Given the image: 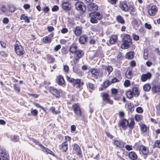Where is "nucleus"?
Instances as JSON below:
<instances>
[{"label":"nucleus","mask_w":160,"mask_h":160,"mask_svg":"<svg viewBox=\"0 0 160 160\" xmlns=\"http://www.w3.org/2000/svg\"><path fill=\"white\" fill-rule=\"evenodd\" d=\"M135 120L137 121H139L141 119L140 116L138 115H136L134 117Z\"/></svg>","instance_id":"obj_53"},{"label":"nucleus","mask_w":160,"mask_h":160,"mask_svg":"<svg viewBox=\"0 0 160 160\" xmlns=\"http://www.w3.org/2000/svg\"><path fill=\"white\" fill-rule=\"evenodd\" d=\"M43 41L46 43H50L52 41V39L48 37H46L43 39Z\"/></svg>","instance_id":"obj_36"},{"label":"nucleus","mask_w":160,"mask_h":160,"mask_svg":"<svg viewBox=\"0 0 160 160\" xmlns=\"http://www.w3.org/2000/svg\"><path fill=\"white\" fill-rule=\"evenodd\" d=\"M126 94L128 98L131 99L133 97V96L134 93L132 90L127 91L126 92Z\"/></svg>","instance_id":"obj_34"},{"label":"nucleus","mask_w":160,"mask_h":160,"mask_svg":"<svg viewBox=\"0 0 160 160\" xmlns=\"http://www.w3.org/2000/svg\"><path fill=\"white\" fill-rule=\"evenodd\" d=\"M133 148L137 151H139L141 153L142 156L146 159L149 153L148 148L144 145H140L138 143H135L133 146Z\"/></svg>","instance_id":"obj_1"},{"label":"nucleus","mask_w":160,"mask_h":160,"mask_svg":"<svg viewBox=\"0 0 160 160\" xmlns=\"http://www.w3.org/2000/svg\"><path fill=\"white\" fill-rule=\"evenodd\" d=\"M121 8L125 12H127L129 10L127 4L125 3L120 5Z\"/></svg>","instance_id":"obj_30"},{"label":"nucleus","mask_w":160,"mask_h":160,"mask_svg":"<svg viewBox=\"0 0 160 160\" xmlns=\"http://www.w3.org/2000/svg\"><path fill=\"white\" fill-rule=\"evenodd\" d=\"M20 19L21 20H24L25 22L27 23H29L30 22L29 18L24 14L21 16Z\"/></svg>","instance_id":"obj_33"},{"label":"nucleus","mask_w":160,"mask_h":160,"mask_svg":"<svg viewBox=\"0 0 160 160\" xmlns=\"http://www.w3.org/2000/svg\"><path fill=\"white\" fill-rule=\"evenodd\" d=\"M72 108L74 113L77 116L80 117L82 115V111L79 107L77 104H74L72 106Z\"/></svg>","instance_id":"obj_8"},{"label":"nucleus","mask_w":160,"mask_h":160,"mask_svg":"<svg viewBox=\"0 0 160 160\" xmlns=\"http://www.w3.org/2000/svg\"><path fill=\"white\" fill-rule=\"evenodd\" d=\"M132 24L136 30H137L139 26L138 21L136 19H133L132 21Z\"/></svg>","instance_id":"obj_26"},{"label":"nucleus","mask_w":160,"mask_h":160,"mask_svg":"<svg viewBox=\"0 0 160 160\" xmlns=\"http://www.w3.org/2000/svg\"><path fill=\"white\" fill-rule=\"evenodd\" d=\"M75 53L76 54L75 60H76L77 62L79 61V59L81 58L84 55L83 51L81 50H77Z\"/></svg>","instance_id":"obj_13"},{"label":"nucleus","mask_w":160,"mask_h":160,"mask_svg":"<svg viewBox=\"0 0 160 160\" xmlns=\"http://www.w3.org/2000/svg\"><path fill=\"white\" fill-rule=\"evenodd\" d=\"M134 56V52L131 51L127 53L126 55V58L128 59H132Z\"/></svg>","instance_id":"obj_27"},{"label":"nucleus","mask_w":160,"mask_h":160,"mask_svg":"<svg viewBox=\"0 0 160 160\" xmlns=\"http://www.w3.org/2000/svg\"><path fill=\"white\" fill-rule=\"evenodd\" d=\"M127 72H128V73L127 74V72L125 74V75L127 78H128L130 79L131 78L132 76V71L130 70H127Z\"/></svg>","instance_id":"obj_38"},{"label":"nucleus","mask_w":160,"mask_h":160,"mask_svg":"<svg viewBox=\"0 0 160 160\" xmlns=\"http://www.w3.org/2000/svg\"><path fill=\"white\" fill-rule=\"evenodd\" d=\"M63 69L65 72H68L69 69V67L67 65H64V66Z\"/></svg>","instance_id":"obj_64"},{"label":"nucleus","mask_w":160,"mask_h":160,"mask_svg":"<svg viewBox=\"0 0 160 160\" xmlns=\"http://www.w3.org/2000/svg\"><path fill=\"white\" fill-rule=\"evenodd\" d=\"M91 72L92 76L96 79L102 77L103 74V72L99 69H92Z\"/></svg>","instance_id":"obj_5"},{"label":"nucleus","mask_w":160,"mask_h":160,"mask_svg":"<svg viewBox=\"0 0 160 160\" xmlns=\"http://www.w3.org/2000/svg\"><path fill=\"white\" fill-rule=\"evenodd\" d=\"M83 84V82H81L80 79H77L75 80L72 85L77 88H79V90L81 91L82 89V86Z\"/></svg>","instance_id":"obj_7"},{"label":"nucleus","mask_w":160,"mask_h":160,"mask_svg":"<svg viewBox=\"0 0 160 160\" xmlns=\"http://www.w3.org/2000/svg\"><path fill=\"white\" fill-rule=\"evenodd\" d=\"M31 113L32 115L34 116H36L38 114V111L36 109L32 110Z\"/></svg>","instance_id":"obj_47"},{"label":"nucleus","mask_w":160,"mask_h":160,"mask_svg":"<svg viewBox=\"0 0 160 160\" xmlns=\"http://www.w3.org/2000/svg\"><path fill=\"white\" fill-rule=\"evenodd\" d=\"M82 32V28L80 27H76L74 30V33L77 36H79Z\"/></svg>","instance_id":"obj_24"},{"label":"nucleus","mask_w":160,"mask_h":160,"mask_svg":"<svg viewBox=\"0 0 160 160\" xmlns=\"http://www.w3.org/2000/svg\"><path fill=\"white\" fill-rule=\"evenodd\" d=\"M148 52H146L145 51L143 54V58L145 59H147L148 58Z\"/></svg>","instance_id":"obj_63"},{"label":"nucleus","mask_w":160,"mask_h":160,"mask_svg":"<svg viewBox=\"0 0 160 160\" xmlns=\"http://www.w3.org/2000/svg\"><path fill=\"white\" fill-rule=\"evenodd\" d=\"M19 138L18 136L14 135L12 138V141L14 142H18L19 141Z\"/></svg>","instance_id":"obj_42"},{"label":"nucleus","mask_w":160,"mask_h":160,"mask_svg":"<svg viewBox=\"0 0 160 160\" xmlns=\"http://www.w3.org/2000/svg\"><path fill=\"white\" fill-rule=\"evenodd\" d=\"M73 149L78 155L80 156L82 155V152L80 148L77 144H74Z\"/></svg>","instance_id":"obj_12"},{"label":"nucleus","mask_w":160,"mask_h":160,"mask_svg":"<svg viewBox=\"0 0 160 160\" xmlns=\"http://www.w3.org/2000/svg\"><path fill=\"white\" fill-rule=\"evenodd\" d=\"M106 133L108 138L111 139H112L113 138V136L109 132H106Z\"/></svg>","instance_id":"obj_62"},{"label":"nucleus","mask_w":160,"mask_h":160,"mask_svg":"<svg viewBox=\"0 0 160 160\" xmlns=\"http://www.w3.org/2000/svg\"><path fill=\"white\" fill-rule=\"evenodd\" d=\"M33 104L37 107L41 108L42 110H43L44 112L46 110L43 107L40 106V105L39 103H37L34 102Z\"/></svg>","instance_id":"obj_50"},{"label":"nucleus","mask_w":160,"mask_h":160,"mask_svg":"<svg viewBox=\"0 0 160 160\" xmlns=\"http://www.w3.org/2000/svg\"><path fill=\"white\" fill-rule=\"evenodd\" d=\"M128 124V120L125 119L121 120L119 125L120 127H122L123 128L126 129V127H127Z\"/></svg>","instance_id":"obj_17"},{"label":"nucleus","mask_w":160,"mask_h":160,"mask_svg":"<svg viewBox=\"0 0 160 160\" xmlns=\"http://www.w3.org/2000/svg\"><path fill=\"white\" fill-rule=\"evenodd\" d=\"M153 148H160V140H157L153 145Z\"/></svg>","instance_id":"obj_35"},{"label":"nucleus","mask_w":160,"mask_h":160,"mask_svg":"<svg viewBox=\"0 0 160 160\" xmlns=\"http://www.w3.org/2000/svg\"><path fill=\"white\" fill-rule=\"evenodd\" d=\"M75 7L78 10L84 12L86 9L85 5L82 2H78L75 4Z\"/></svg>","instance_id":"obj_6"},{"label":"nucleus","mask_w":160,"mask_h":160,"mask_svg":"<svg viewBox=\"0 0 160 160\" xmlns=\"http://www.w3.org/2000/svg\"><path fill=\"white\" fill-rule=\"evenodd\" d=\"M91 22L92 23H97L98 22L97 19L93 16L91 17L90 19Z\"/></svg>","instance_id":"obj_45"},{"label":"nucleus","mask_w":160,"mask_h":160,"mask_svg":"<svg viewBox=\"0 0 160 160\" xmlns=\"http://www.w3.org/2000/svg\"><path fill=\"white\" fill-rule=\"evenodd\" d=\"M39 146L41 148L42 150L44 152H46L47 150H48V148H47L45 147L42 144L39 145Z\"/></svg>","instance_id":"obj_49"},{"label":"nucleus","mask_w":160,"mask_h":160,"mask_svg":"<svg viewBox=\"0 0 160 160\" xmlns=\"http://www.w3.org/2000/svg\"><path fill=\"white\" fill-rule=\"evenodd\" d=\"M88 8L89 11L94 12L98 9V6L96 3H91L88 5Z\"/></svg>","instance_id":"obj_14"},{"label":"nucleus","mask_w":160,"mask_h":160,"mask_svg":"<svg viewBox=\"0 0 160 160\" xmlns=\"http://www.w3.org/2000/svg\"><path fill=\"white\" fill-rule=\"evenodd\" d=\"M59 147L60 150H61L62 152H66L68 148V142L67 141H65L64 142L62 143L61 145H60Z\"/></svg>","instance_id":"obj_9"},{"label":"nucleus","mask_w":160,"mask_h":160,"mask_svg":"<svg viewBox=\"0 0 160 160\" xmlns=\"http://www.w3.org/2000/svg\"><path fill=\"white\" fill-rule=\"evenodd\" d=\"M0 160H10L9 154L3 147H0Z\"/></svg>","instance_id":"obj_3"},{"label":"nucleus","mask_w":160,"mask_h":160,"mask_svg":"<svg viewBox=\"0 0 160 160\" xmlns=\"http://www.w3.org/2000/svg\"><path fill=\"white\" fill-rule=\"evenodd\" d=\"M136 112L138 113H141L143 112V109L140 107H138L136 108Z\"/></svg>","instance_id":"obj_54"},{"label":"nucleus","mask_w":160,"mask_h":160,"mask_svg":"<svg viewBox=\"0 0 160 160\" xmlns=\"http://www.w3.org/2000/svg\"><path fill=\"white\" fill-rule=\"evenodd\" d=\"M111 92L112 94L116 95L118 92L116 88H112L111 89Z\"/></svg>","instance_id":"obj_52"},{"label":"nucleus","mask_w":160,"mask_h":160,"mask_svg":"<svg viewBox=\"0 0 160 160\" xmlns=\"http://www.w3.org/2000/svg\"><path fill=\"white\" fill-rule=\"evenodd\" d=\"M14 87L15 90L18 92H19L20 91V87L17 86L16 84L14 85Z\"/></svg>","instance_id":"obj_57"},{"label":"nucleus","mask_w":160,"mask_h":160,"mask_svg":"<svg viewBox=\"0 0 160 160\" xmlns=\"http://www.w3.org/2000/svg\"><path fill=\"white\" fill-rule=\"evenodd\" d=\"M49 91L53 94L56 97H59L60 95L59 91L57 89L54 88H50Z\"/></svg>","instance_id":"obj_18"},{"label":"nucleus","mask_w":160,"mask_h":160,"mask_svg":"<svg viewBox=\"0 0 160 160\" xmlns=\"http://www.w3.org/2000/svg\"><path fill=\"white\" fill-rule=\"evenodd\" d=\"M123 43L121 46L123 49H126L129 48L132 44V40L130 35L126 34L122 39Z\"/></svg>","instance_id":"obj_2"},{"label":"nucleus","mask_w":160,"mask_h":160,"mask_svg":"<svg viewBox=\"0 0 160 160\" xmlns=\"http://www.w3.org/2000/svg\"><path fill=\"white\" fill-rule=\"evenodd\" d=\"M102 96L104 101L110 104H112L113 101L110 99L108 94L105 93H102Z\"/></svg>","instance_id":"obj_10"},{"label":"nucleus","mask_w":160,"mask_h":160,"mask_svg":"<svg viewBox=\"0 0 160 160\" xmlns=\"http://www.w3.org/2000/svg\"><path fill=\"white\" fill-rule=\"evenodd\" d=\"M117 21L119 23L123 24L125 23V21L123 18L120 15H118L117 17Z\"/></svg>","instance_id":"obj_29"},{"label":"nucleus","mask_w":160,"mask_h":160,"mask_svg":"<svg viewBox=\"0 0 160 160\" xmlns=\"http://www.w3.org/2000/svg\"><path fill=\"white\" fill-rule=\"evenodd\" d=\"M151 86L149 84H146L143 86V89L144 91H149L151 88Z\"/></svg>","instance_id":"obj_37"},{"label":"nucleus","mask_w":160,"mask_h":160,"mask_svg":"<svg viewBox=\"0 0 160 160\" xmlns=\"http://www.w3.org/2000/svg\"><path fill=\"white\" fill-rule=\"evenodd\" d=\"M132 90L134 94L135 95H138L139 94V92L138 90V88L137 87H134L132 89Z\"/></svg>","instance_id":"obj_39"},{"label":"nucleus","mask_w":160,"mask_h":160,"mask_svg":"<svg viewBox=\"0 0 160 160\" xmlns=\"http://www.w3.org/2000/svg\"><path fill=\"white\" fill-rule=\"evenodd\" d=\"M66 78L67 81L69 82H70L71 83H72V84H73V83H74L75 80L73 78L69 77L68 76H67Z\"/></svg>","instance_id":"obj_41"},{"label":"nucleus","mask_w":160,"mask_h":160,"mask_svg":"<svg viewBox=\"0 0 160 160\" xmlns=\"http://www.w3.org/2000/svg\"><path fill=\"white\" fill-rule=\"evenodd\" d=\"M141 130H147V127L145 124H142L140 126Z\"/></svg>","instance_id":"obj_61"},{"label":"nucleus","mask_w":160,"mask_h":160,"mask_svg":"<svg viewBox=\"0 0 160 160\" xmlns=\"http://www.w3.org/2000/svg\"><path fill=\"white\" fill-rule=\"evenodd\" d=\"M77 48L75 44H72L69 48L70 52L72 53H75L77 51Z\"/></svg>","instance_id":"obj_23"},{"label":"nucleus","mask_w":160,"mask_h":160,"mask_svg":"<svg viewBox=\"0 0 160 160\" xmlns=\"http://www.w3.org/2000/svg\"><path fill=\"white\" fill-rule=\"evenodd\" d=\"M87 37L82 36L79 38V41L81 44H84L87 42Z\"/></svg>","instance_id":"obj_25"},{"label":"nucleus","mask_w":160,"mask_h":160,"mask_svg":"<svg viewBox=\"0 0 160 160\" xmlns=\"http://www.w3.org/2000/svg\"><path fill=\"white\" fill-rule=\"evenodd\" d=\"M128 157L132 160H137V159L138 156L136 153L135 152L131 151L129 153Z\"/></svg>","instance_id":"obj_16"},{"label":"nucleus","mask_w":160,"mask_h":160,"mask_svg":"<svg viewBox=\"0 0 160 160\" xmlns=\"http://www.w3.org/2000/svg\"><path fill=\"white\" fill-rule=\"evenodd\" d=\"M14 46L15 52L18 55L21 56L24 54L25 51L22 46L18 44L14 45Z\"/></svg>","instance_id":"obj_4"},{"label":"nucleus","mask_w":160,"mask_h":160,"mask_svg":"<svg viewBox=\"0 0 160 160\" xmlns=\"http://www.w3.org/2000/svg\"><path fill=\"white\" fill-rule=\"evenodd\" d=\"M128 108L131 112H132L134 111V106L133 104L131 103H129L128 105Z\"/></svg>","instance_id":"obj_40"},{"label":"nucleus","mask_w":160,"mask_h":160,"mask_svg":"<svg viewBox=\"0 0 160 160\" xmlns=\"http://www.w3.org/2000/svg\"><path fill=\"white\" fill-rule=\"evenodd\" d=\"M61 48V45H58L56 46L54 48V50L55 51H58L59 49H60Z\"/></svg>","instance_id":"obj_58"},{"label":"nucleus","mask_w":160,"mask_h":160,"mask_svg":"<svg viewBox=\"0 0 160 160\" xmlns=\"http://www.w3.org/2000/svg\"><path fill=\"white\" fill-rule=\"evenodd\" d=\"M50 111L52 112L55 114H56L60 112L59 111H55V108L53 107H52L50 109Z\"/></svg>","instance_id":"obj_46"},{"label":"nucleus","mask_w":160,"mask_h":160,"mask_svg":"<svg viewBox=\"0 0 160 160\" xmlns=\"http://www.w3.org/2000/svg\"><path fill=\"white\" fill-rule=\"evenodd\" d=\"M152 76V74L149 72H148L146 74H143L142 75L141 78V80L143 81H145L148 79L151 78Z\"/></svg>","instance_id":"obj_19"},{"label":"nucleus","mask_w":160,"mask_h":160,"mask_svg":"<svg viewBox=\"0 0 160 160\" xmlns=\"http://www.w3.org/2000/svg\"><path fill=\"white\" fill-rule=\"evenodd\" d=\"M117 38L116 36L112 35L110 38L109 42L110 44H113L116 42Z\"/></svg>","instance_id":"obj_28"},{"label":"nucleus","mask_w":160,"mask_h":160,"mask_svg":"<svg viewBox=\"0 0 160 160\" xmlns=\"http://www.w3.org/2000/svg\"><path fill=\"white\" fill-rule=\"evenodd\" d=\"M57 82L60 85H62L64 83L63 78L61 75L57 77L56 79Z\"/></svg>","instance_id":"obj_20"},{"label":"nucleus","mask_w":160,"mask_h":160,"mask_svg":"<svg viewBox=\"0 0 160 160\" xmlns=\"http://www.w3.org/2000/svg\"><path fill=\"white\" fill-rule=\"evenodd\" d=\"M110 84V82L108 81H105L103 84V87L105 89L107 88Z\"/></svg>","instance_id":"obj_44"},{"label":"nucleus","mask_w":160,"mask_h":160,"mask_svg":"<svg viewBox=\"0 0 160 160\" xmlns=\"http://www.w3.org/2000/svg\"><path fill=\"white\" fill-rule=\"evenodd\" d=\"M160 86H153L152 88V90L153 92L157 93L160 92Z\"/></svg>","instance_id":"obj_31"},{"label":"nucleus","mask_w":160,"mask_h":160,"mask_svg":"<svg viewBox=\"0 0 160 160\" xmlns=\"http://www.w3.org/2000/svg\"><path fill=\"white\" fill-rule=\"evenodd\" d=\"M32 141L35 143L36 144H37L39 146V145L41 144L36 139H35L33 138H32Z\"/></svg>","instance_id":"obj_60"},{"label":"nucleus","mask_w":160,"mask_h":160,"mask_svg":"<svg viewBox=\"0 0 160 160\" xmlns=\"http://www.w3.org/2000/svg\"><path fill=\"white\" fill-rule=\"evenodd\" d=\"M145 28L148 29H151L152 28V27L150 24H148L146 23L145 24Z\"/></svg>","instance_id":"obj_59"},{"label":"nucleus","mask_w":160,"mask_h":160,"mask_svg":"<svg viewBox=\"0 0 160 160\" xmlns=\"http://www.w3.org/2000/svg\"><path fill=\"white\" fill-rule=\"evenodd\" d=\"M15 8L14 6L12 5L10 6L9 8V11L11 12H13L15 11Z\"/></svg>","instance_id":"obj_48"},{"label":"nucleus","mask_w":160,"mask_h":160,"mask_svg":"<svg viewBox=\"0 0 160 160\" xmlns=\"http://www.w3.org/2000/svg\"><path fill=\"white\" fill-rule=\"evenodd\" d=\"M47 57L48 58L50 59L51 60L50 62L52 63L54 62L55 60V59L53 58L50 55H48Z\"/></svg>","instance_id":"obj_55"},{"label":"nucleus","mask_w":160,"mask_h":160,"mask_svg":"<svg viewBox=\"0 0 160 160\" xmlns=\"http://www.w3.org/2000/svg\"><path fill=\"white\" fill-rule=\"evenodd\" d=\"M126 149L128 151H130L132 150L133 148L132 146L129 145H127L125 146Z\"/></svg>","instance_id":"obj_51"},{"label":"nucleus","mask_w":160,"mask_h":160,"mask_svg":"<svg viewBox=\"0 0 160 160\" xmlns=\"http://www.w3.org/2000/svg\"><path fill=\"white\" fill-rule=\"evenodd\" d=\"M93 16H94L95 18L97 19L98 20L101 19L102 18V16L100 13L98 12L95 13L92 12L90 13L89 16L90 17H91Z\"/></svg>","instance_id":"obj_21"},{"label":"nucleus","mask_w":160,"mask_h":160,"mask_svg":"<svg viewBox=\"0 0 160 160\" xmlns=\"http://www.w3.org/2000/svg\"><path fill=\"white\" fill-rule=\"evenodd\" d=\"M103 69L107 71L108 72V76L111 72L113 70L112 68L110 66H104L103 65Z\"/></svg>","instance_id":"obj_22"},{"label":"nucleus","mask_w":160,"mask_h":160,"mask_svg":"<svg viewBox=\"0 0 160 160\" xmlns=\"http://www.w3.org/2000/svg\"><path fill=\"white\" fill-rule=\"evenodd\" d=\"M118 146H117V147H118L120 148H124L126 144V143L125 142H123L122 140H120L118 141Z\"/></svg>","instance_id":"obj_32"},{"label":"nucleus","mask_w":160,"mask_h":160,"mask_svg":"<svg viewBox=\"0 0 160 160\" xmlns=\"http://www.w3.org/2000/svg\"><path fill=\"white\" fill-rule=\"evenodd\" d=\"M158 9L156 6H152L151 8L148 10V13L151 16H154L156 12L157 11Z\"/></svg>","instance_id":"obj_15"},{"label":"nucleus","mask_w":160,"mask_h":160,"mask_svg":"<svg viewBox=\"0 0 160 160\" xmlns=\"http://www.w3.org/2000/svg\"><path fill=\"white\" fill-rule=\"evenodd\" d=\"M62 8L65 11H70L71 9L72 6L71 4L69 2H63L62 4Z\"/></svg>","instance_id":"obj_11"},{"label":"nucleus","mask_w":160,"mask_h":160,"mask_svg":"<svg viewBox=\"0 0 160 160\" xmlns=\"http://www.w3.org/2000/svg\"><path fill=\"white\" fill-rule=\"evenodd\" d=\"M135 123L133 120H131V122L128 125L129 127L130 128V129H132L133 128V127L134 126Z\"/></svg>","instance_id":"obj_43"},{"label":"nucleus","mask_w":160,"mask_h":160,"mask_svg":"<svg viewBox=\"0 0 160 160\" xmlns=\"http://www.w3.org/2000/svg\"><path fill=\"white\" fill-rule=\"evenodd\" d=\"M59 7L58 6L55 5L52 8V10L53 12L56 11L58 10Z\"/></svg>","instance_id":"obj_56"}]
</instances>
